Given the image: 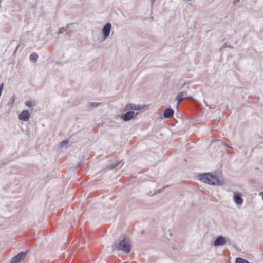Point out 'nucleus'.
Returning a JSON list of instances; mask_svg holds the SVG:
<instances>
[{
    "label": "nucleus",
    "instance_id": "1",
    "mask_svg": "<svg viewBox=\"0 0 263 263\" xmlns=\"http://www.w3.org/2000/svg\"><path fill=\"white\" fill-rule=\"evenodd\" d=\"M198 179L201 182L213 186H222L224 184L222 180H221L217 176L211 173H204L199 174Z\"/></svg>",
    "mask_w": 263,
    "mask_h": 263
},
{
    "label": "nucleus",
    "instance_id": "2",
    "mask_svg": "<svg viewBox=\"0 0 263 263\" xmlns=\"http://www.w3.org/2000/svg\"><path fill=\"white\" fill-rule=\"evenodd\" d=\"M123 237L122 239H121V237L119 238L120 241L118 243L117 240L114 242L112 245L113 250L117 248L118 250H121L126 253H129L131 251L132 247L130 240L125 236H123Z\"/></svg>",
    "mask_w": 263,
    "mask_h": 263
},
{
    "label": "nucleus",
    "instance_id": "3",
    "mask_svg": "<svg viewBox=\"0 0 263 263\" xmlns=\"http://www.w3.org/2000/svg\"><path fill=\"white\" fill-rule=\"evenodd\" d=\"M226 243L231 245V241L222 235L218 236L213 241V245L215 247L223 246Z\"/></svg>",
    "mask_w": 263,
    "mask_h": 263
},
{
    "label": "nucleus",
    "instance_id": "4",
    "mask_svg": "<svg viewBox=\"0 0 263 263\" xmlns=\"http://www.w3.org/2000/svg\"><path fill=\"white\" fill-rule=\"evenodd\" d=\"M28 250L22 251L12 258L10 263H20L26 257Z\"/></svg>",
    "mask_w": 263,
    "mask_h": 263
},
{
    "label": "nucleus",
    "instance_id": "5",
    "mask_svg": "<svg viewBox=\"0 0 263 263\" xmlns=\"http://www.w3.org/2000/svg\"><path fill=\"white\" fill-rule=\"evenodd\" d=\"M111 29V24L109 22H107L106 23L102 29V32L103 36V40H105L106 39L110 34V31Z\"/></svg>",
    "mask_w": 263,
    "mask_h": 263
},
{
    "label": "nucleus",
    "instance_id": "6",
    "mask_svg": "<svg viewBox=\"0 0 263 263\" xmlns=\"http://www.w3.org/2000/svg\"><path fill=\"white\" fill-rule=\"evenodd\" d=\"M124 112L125 113L121 116V118L124 121H128L132 119L134 117L135 115L134 111H133L132 110H127L126 111Z\"/></svg>",
    "mask_w": 263,
    "mask_h": 263
},
{
    "label": "nucleus",
    "instance_id": "7",
    "mask_svg": "<svg viewBox=\"0 0 263 263\" xmlns=\"http://www.w3.org/2000/svg\"><path fill=\"white\" fill-rule=\"evenodd\" d=\"M144 107V105L142 107L140 105L128 104L126 105L123 111H126L127 110H132L133 111L140 110L142 108H143Z\"/></svg>",
    "mask_w": 263,
    "mask_h": 263
},
{
    "label": "nucleus",
    "instance_id": "8",
    "mask_svg": "<svg viewBox=\"0 0 263 263\" xmlns=\"http://www.w3.org/2000/svg\"><path fill=\"white\" fill-rule=\"evenodd\" d=\"M233 199L235 203L238 205H241L243 203V199L239 193L235 192Z\"/></svg>",
    "mask_w": 263,
    "mask_h": 263
},
{
    "label": "nucleus",
    "instance_id": "9",
    "mask_svg": "<svg viewBox=\"0 0 263 263\" xmlns=\"http://www.w3.org/2000/svg\"><path fill=\"white\" fill-rule=\"evenodd\" d=\"M30 117V112L27 110H24L18 115V119L23 121H27V119Z\"/></svg>",
    "mask_w": 263,
    "mask_h": 263
},
{
    "label": "nucleus",
    "instance_id": "10",
    "mask_svg": "<svg viewBox=\"0 0 263 263\" xmlns=\"http://www.w3.org/2000/svg\"><path fill=\"white\" fill-rule=\"evenodd\" d=\"M174 113V110L170 108H166L163 112V116L165 118H169L173 116Z\"/></svg>",
    "mask_w": 263,
    "mask_h": 263
},
{
    "label": "nucleus",
    "instance_id": "11",
    "mask_svg": "<svg viewBox=\"0 0 263 263\" xmlns=\"http://www.w3.org/2000/svg\"><path fill=\"white\" fill-rule=\"evenodd\" d=\"M179 96H181L183 98H184L185 99H191L192 97L191 96L187 97V91H182L178 93Z\"/></svg>",
    "mask_w": 263,
    "mask_h": 263
},
{
    "label": "nucleus",
    "instance_id": "12",
    "mask_svg": "<svg viewBox=\"0 0 263 263\" xmlns=\"http://www.w3.org/2000/svg\"><path fill=\"white\" fill-rule=\"evenodd\" d=\"M38 58V54L35 52L32 53L30 55V59L32 62H35Z\"/></svg>",
    "mask_w": 263,
    "mask_h": 263
},
{
    "label": "nucleus",
    "instance_id": "13",
    "mask_svg": "<svg viewBox=\"0 0 263 263\" xmlns=\"http://www.w3.org/2000/svg\"><path fill=\"white\" fill-rule=\"evenodd\" d=\"M235 263H250L247 260L240 257L236 258Z\"/></svg>",
    "mask_w": 263,
    "mask_h": 263
},
{
    "label": "nucleus",
    "instance_id": "14",
    "mask_svg": "<svg viewBox=\"0 0 263 263\" xmlns=\"http://www.w3.org/2000/svg\"><path fill=\"white\" fill-rule=\"evenodd\" d=\"M64 31L67 32V34L69 33V31L68 30V28L67 29H66L64 27H61L59 29V31L58 32V33L61 34V33H63Z\"/></svg>",
    "mask_w": 263,
    "mask_h": 263
},
{
    "label": "nucleus",
    "instance_id": "15",
    "mask_svg": "<svg viewBox=\"0 0 263 263\" xmlns=\"http://www.w3.org/2000/svg\"><path fill=\"white\" fill-rule=\"evenodd\" d=\"M15 99H16V96L15 94H13V96H12V97L11 98V99H10V100L9 101L8 104V105H10V104L12 105L14 103Z\"/></svg>",
    "mask_w": 263,
    "mask_h": 263
},
{
    "label": "nucleus",
    "instance_id": "16",
    "mask_svg": "<svg viewBox=\"0 0 263 263\" xmlns=\"http://www.w3.org/2000/svg\"><path fill=\"white\" fill-rule=\"evenodd\" d=\"M176 99L177 100V106H178L179 105V104H180V103L183 100H185L184 98H183L181 96H179V95L177 94V95L176 96Z\"/></svg>",
    "mask_w": 263,
    "mask_h": 263
},
{
    "label": "nucleus",
    "instance_id": "17",
    "mask_svg": "<svg viewBox=\"0 0 263 263\" xmlns=\"http://www.w3.org/2000/svg\"><path fill=\"white\" fill-rule=\"evenodd\" d=\"M101 104H102L101 103H98V102H91L89 103L90 107L91 108L97 107L100 106V105H101Z\"/></svg>",
    "mask_w": 263,
    "mask_h": 263
},
{
    "label": "nucleus",
    "instance_id": "18",
    "mask_svg": "<svg viewBox=\"0 0 263 263\" xmlns=\"http://www.w3.org/2000/svg\"><path fill=\"white\" fill-rule=\"evenodd\" d=\"M121 163V161H120V162H118V163L117 164H111L109 165H108L106 169L107 170H112V169H114L115 168L117 165H118L120 163Z\"/></svg>",
    "mask_w": 263,
    "mask_h": 263
},
{
    "label": "nucleus",
    "instance_id": "19",
    "mask_svg": "<svg viewBox=\"0 0 263 263\" xmlns=\"http://www.w3.org/2000/svg\"><path fill=\"white\" fill-rule=\"evenodd\" d=\"M25 104L26 105V106L29 107H31L35 105V104L34 103H33L31 101H26L25 102Z\"/></svg>",
    "mask_w": 263,
    "mask_h": 263
},
{
    "label": "nucleus",
    "instance_id": "20",
    "mask_svg": "<svg viewBox=\"0 0 263 263\" xmlns=\"http://www.w3.org/2000/svg\"><path fill=\"white\" fill-rule=\"evenodd\" d=\"M68 142H69L68 140L65 139L61 142L60 145L61 147L65 146L68 144Z\"/></svg>",
    "mask_w": 263,
    "mask_h": 263
},
{
    "label": "nucleus",
    "instance_id": "21",
    "mask_svg": "<svg viewBox=\"0 0 263 263\" xmlns=\"http://www.w3.org/2000/svg\"><path fill=\"white\" fill-rule=\"evenodd\" d=\"M4 88V83H2L0 84V97L1 96V95L2 93V91Z\"/></svg>",
    "mask_w": 263,
    "mask_h": 263
},
{
    "label": "nucleus",
    "instance_id": "22",
    "mask_svg": "<svg viewBox=\"0 0 263 263\" xmlns=\"http://www.w3.org/2000/svg\"><path fill=\"white\" fill-rule=\"evenodd\" d=\"M167 187H168V185L164 186L162 188L158 190L157 192L158 193H161V192H163V191L164 190V189L167 188Z\"/></svg>",
    "mask_w": 263,
    "mask_h": 263
},
{
    "label": "nucleus",
    "instance_id": "23",
    "mask_svg": "<svg viewBox=\"0 0 263 263\" xmlns=\"http://www.w3.org/2000/svg\"><path fill=\"white\" fill-rule=\"evenodd\" d=\"M228 46H229V45H228V43H225L223 44V45L221 47V48L220 49V50L222 51L224 48L228 47Z\"/></svg>",
    "mask_w": 263,
    "mask_h": 263
},
{
    "label": "nucleus",
    "instance_id": "24",
    "mask_svg": "<svg viewBox=\"0 0 263 263\" xmlns=\"http://www.w3.org/2000/svg\"><path fill=\"white\" fill-rule=\"evenodd\" d=\"M228 47L230 48L231 49H233V47L232 46L230 45H229V46H228Z\"/></svg>",
    "mask_w": 263,
    "mask_h": 263
},
{
    "label": "nucleus",
    "instance_id": "25",
    "mask_svg": "<svg viewBox=\"0 0 263 263\" xmlns=\"http://www.w3.org/2000/svg\"><path fill=\"white\" fill-rule=\"evenodd\" d=\"M186 85V83H184L182 85V87H181V89H182V88H183V87H184V86H185V85Z\"/></svg>",
    "mask_w": 263,
    "mask_h": 263
},
{
    "label": "nucleus",
    "instance_id": "26",
    "mask_svg": "<svg viewBox=\"0 0 263 263\" xmlns=\"http://www.w3.org/2000/svg\"><path fill=\"white\" fill-rule=\"evenodd\" d=\"M141 233H142V234H144V230H143L141 231Z\"/></svg>",
    "mask_w": 263,
    "mask_h": 263
},
{
    "label": "nucleus",
    "instance_id": "27",
    "mask_svg": "<svg viewBox=\"0 0 263 263\" xmlns=\"http://www.w3.org/2000/svg\"><path fill=\"white\" fill-rule=\"evenodd\" d=\"M5 163H3V164H0V167H1L3 165H4Z\"/></svg>",
    "mask_w": 263,
    "mask_h": 263
},
{
    "label": "nucleus",
    "instance_id": "28",
    "mask_svg": "<svg viewBox=\"0 0 263 263\" xmlns=\"http://www.w3.org/2000/svg\"><path fill=\"white\" fill-rule=\"evenodd\" d=\"M152 1V3H154L155 0H151Z\"/></svg>",
    "mask_w": 263,
    "mask_h": 263
},
{
    "label": "nucleus",
    "instance_id": "29",
    "mask_svg": "<svg viewBox=\"0 0 263 263\" xmlns=\"http://www.w3.org/2000/svg\"><path fill=\"white\" fill-rule=\"evenodd\" d=\"M189 88H190L189 87L187 86V89H189Z\"/></svg>",
    "mask_w": 263,
    "mask_h": 263
},
{
    "label": "nucleus",
    "instance_id": "30",
    "mask_svg": "<svg viewBox=\"0 0 263 263\" xmlns=\"http://www.w3.org/2000/svg\"><path fill=\"white\" fill-rule=\"evenodd\" d=\"M238 0H236V1H235V2H238Z\"/></svg>",
    "mask_w": 263,
    "mask_h": 263
},
{
    "label": "nucleus",
    "instance_id": "31",
    "mask_svg": "<svg viewBox=\"0 0 263 263\" xmlns=\"http://www.w3.org/2000/svg\"><path fill=\"white\" fill-rule=\"evenodd\" d=\"M123 263H128V262H123Z\"/></svg>",
    "mask_w": 263,
    "mask_h": 263
}]
</instances>
